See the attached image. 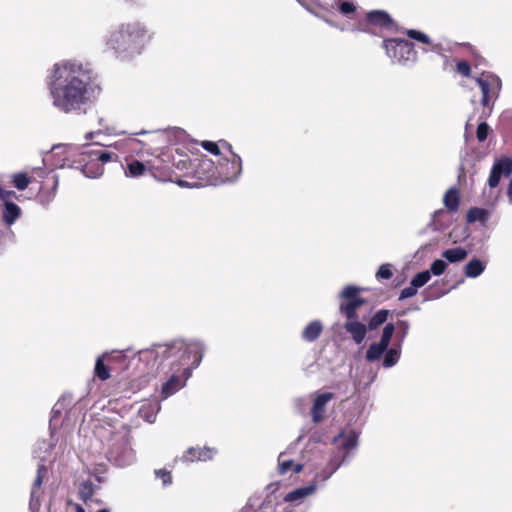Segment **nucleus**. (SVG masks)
Returning a JSON list of instances; mask_svg holds the SVG:
<instances>
[{
    "label": "nucleus",
    "instance_id": "ddd939ff",
    "mask_svg": "<svg viewBox=\"0 0 512 512\" xmlns=\"http://www.w3.org/2000/svg\"><path fill=\"white\" fill-rule=\"evenodd\" d=\"M512 173V159L503 157L495 161L488 178V186L492 190L496 188L501 177H509Z\"/></svg>",
    "mask_w": 512,
    "mask_h": 512
},
{
    "label": "nucleus",
    "instance_id": "de8ad7c7",
    "mask_svg": "<svg viewBox=\"0 0 512 512\" xmlns=\"http://www.w3.org/2000/svg\"><path fill=\"white\" fill-rule=\"evenodd\" d=\"M417 290H418V288H416L415 286H413L410 283V286L404 288L401 291L399 299L403 300V299L411 298V297H413V296H415L417 294Z\"/></svg>",
    "mask_w": 512,
    "mask_h": 512
},
{
    "label": "nucleus",
    "instance_id": "58836bf2",
    "mask_svg": "<svg viewBox=\"0 0 512 512\" xmlns=\"http://www.w3.org/2000/svg\"><path fill=\"white\" fill-rule=\"evenodd\" d=\"M398 332H397V343L402 346L403 341L408 335L410 325L406 320H400L397 323Z\"/></svg>",
    "mask_w": 512,
    "mask_h": 512
},
{
    "label": "nucleus",
    "instance_id": "bb28decb",
    "mask_svg": "<svg viewBox=\"0 0 512 512\" xmlns=\"http://www.w3.org/2000/svg\"><path fill=\"white\" fill-rule=\"evenodd\" d=\"M468 256L466 249L462 247H455L446 249L442 252V257L450 263H457L463 261Z\"/></svg>",
    "mask_w": 512,
    "mask_h": 512
},
{
    "label": "nucleus",
    "instance_id": "37998d69",
    "mask_svg": "<svg viewBox=\"0 0 512 512\" xmlns=\"http://www.w3.org/2000/svg\"><path fill=\"white\" fill-rule=\"evenodd\" d=\"M155 476H156V478L162 480V484L164 487H166L172 483L171 473L166 469L155 470Z\"/></svg>",
    "mask_w": 512,
    "mask_h": 512
},
{
    "label": "nucleus",
    "instance_id": "39448f33",
    "mask_svg": "<svg viewBox=\"0 0 512 512\" xmlns=\"http://www.w3.org/2000/svg\"><path fill=\"white\" fill-rule=\"evenodd\" d=\"M228 153L219 157L216 162L208 158L199 161L197 174L200 179L211 185L224 184L236 181L242 173V159L233 152L232 146L223 141Z\"/></svg>",
    "mask_w": 512,
    "mask_h": 512
},
{
    "label": "nucleus",
    "instance_id": "9b49d317",
    "mask_svg": "<svg viewBox=\"0 0 512 512\" xmlns=\"http://www.w3.org/2000/svg\"><path fill=\"white\" fill-rule=\"evenodd\" d=\"M108 460L118 467L131 465L135 460V454L126 439L113 443L107 452Z\"/></svg>",
    "mask_w": 512,
    "mask_h": 512
},
{
    "label": "nucleus",
    "instance_id": "2f4dec72",
    "mask_svg": "<svg viewBox=\"0 0 512 512\" xmlns=\"http://www.w3.org/2000/svg\"><path fill=\"white\" fill-rule=\"evenodd\" d=\"M94 494V485L92 482L90 481H84L82 483H80L79 485V488H78V495H79V498L87 503L93 496Z\"/></svg>",
    "mask_w": 512,
    "mask_h": 512
},
{
    "label": "nucleus",
    "instance_id": "c03bdc74",
    "mask_svg": "<svg viewBox=\"0 0 512 512\" xmlns=\"http://www.w3.org/2000/svg\"><path fill=\"white\" fill-rule=\"evenodd\" d=\"M201 146L208 152L212 153L213 155L215 156H223L221 151H220V148L218 146L217 143L215 142H212V141H202L201 142Z\"/></svg>",
    "mask_w": 512,
    "mask_h": 512
},
{
    "label": "nucleus",
    "instance_id": "864d4df0",
    "mask_svg": "<svg viewBox=\"0 0 512 512\" xmlns=\"http://www.w3.org/2000/svg\"><path fill=\"white\" fill-rule=\"evenodd\" d=\"M442 213H443V210L435 211L434 214H433V217L436 218L438 215H440Z\"/></svg>",
    "mask_w": 512,
    "mask_h": 512
},
{
    "label": "nucleus",
    "instance_id": "ea45409f",
    "mask_svg": "<svg viewBox=\"0 0 512 512\" xmlns=\"http://www.w3.org/2000/svg\"><path fill=\"white\" fill-rule=\"evenodd\" d=\"M446 268L447 264L444 260L436 259L430 265V275L440 276L445 272Z\"/></svg>",
    "mask_w": 512,
    "mask_h": 512
},
{
    "label": "nucleus",
    "instance_id": "a19ab883",
    "mask_svg": "<svg viewBox=\"0 0 512 512\" xmlns=\"http://www.w3.org/2000/svg\"><path fill=\"white\" fill-rule=\"evenodd\" d=\"M393 276L392 266L389 263L382 264L376 272L377 279H390Z\"/></svg>",
    "mask_w": 512,
    "mask_h": 512
},
{
    "label": "nucleus",
    "instance_id": "f03ea898",
    "mask_svg": "<svg viewBox=\"0 0 512 512\" xmlns=\"http://www.w3.org/2000/svg\"><path fill=\"white\" fill-rule=\"evenodd\" d=\"M205 350L206 346L203 341L193 339L176 340L170 344H156L141 352V358L145 360H154L159 365L170 360L172 367L179 366L163 384L161 389L162 399H167L185 386L192 370L200 365Z\"/></svg>",
    "mask_w": 512,
    "mask_h": 512
},
{
    "label": "nucleus",
    "instance_id": "8fccbe9b",
    "mask_svg": "<svg viewBox=\"0 0 512 512\" xmlns=\"http://www.w3.org/2000/svg\"><path fill=\"white\" fill-rule=\"evenodd\" d=\"M302 469H303V465H302V464H300V463H298V464H293V466H292V470H293V472H294L295 474L300 473V472L302 471Z\"/></svg>",
    "mask_w": 512,
    "mask_h": 512
},
{
    "label": "nucleus",
    "instance_id": "a878e982",
    "mask_svg": "<svg viewBox=\"0 0 512 512\" xmlns=\"http://www.w3.org/2000/svg\"><path fill=\"white\" fill-rule=\"evenodd\" d=\"M491 216V210L479 207L470 208L467 213V221L469 223H474L479 221L481 223H485Z\"/></svg>",
    "mask_w": 512,
    "mask_h": 512
},
{
    "label": "nucleus",
    "instance_id": "5701e85b",
    "mask_svg": "<svg viewBox=\"0 0 512 512\" xmlns=\"http://www.w3.org/2000/svg\"><path fill=\"white\" fill-rule=\"evenodd\" d=\"M322 331V323L319 320H314L303 329L301 337L304 341L313 342L321 335Z\"/></svg>",
    "mask_w": 512,
    "mask_h": 512
},
{
    "label": "nucleus",
    "instance_id": "393cba45",
    "mask_svg": "<svg viewBox=\"0 0 512 512\" xmlns=\"http://www.w3.org/2000/svg\"><path fill=\"white\" fill-rule=\"evenodd\" d=\"M486 265L477 258H473L464 266V274L468 278H476L485 271Z\"/></svg>",
    "mask_w": 512,
    "mask_h": 512
},
{
    "label": "nucleus",
    "instance_id": "b1692460",
    "mask_svg": "<svg viewBox=\"0 0 512 512\" xmlns=\"http://www.w3.org/2000/svg\"><path fill=\"white\" fill-rule=\"evenodd\" d=\"M407 36L411 39H414L418 42H421L423 44H426L429 46V48L427 49H423L425 52H428V51H434V52H437L439 49H440V45L439 44H434L431 39L429 38L428 35H426L425 33L423 32H420V31H417V30H413V29H410V30H407L406 32Z\"/></svg>",
    "mask_w": 512,
    "mask_h": 512
},
{
    "label": "nucleus",
    "instance_id": "9d476101",
    "mask_svg": "<svg viewBox=\"0 0 512 512\" xmlns=\"http://www.w3.org/2000/svg\"><path fill=\"white\" fill-rule=\"evenodd\" d=\"M17 194L12 190H5L0 186V200L3 201L1 219L3 223L10 227L21 217V208L13 202L17 199Z\"/></svg>",
    "mask_w": 512,
    "mask_h": 512
},
{
    "label": "nucleus",
    "instance_id": "dca6fc26",
    "mask_svg": "<svg viewBox=\"0 0 512 512\" xmlns=\"http://www.w3.org/2000/svg\"><path fill=\"white\" fill-rule=\"evenodd\" d=\"M344 329L350 334L353 342L357 345H361L367 334V326L361 323L358 318L347 319L344 323Z\"/></svg>",
    "mask_w": 512,
    "mask_h": 512
},
{
    "label": "nucleus",
    "instance_id": "7c9ffc66",
    "mask_svg": "<svg viewBox=\"0 0 512 512\" xmlns=\"http://www.w3.org/2000/svg\"><path fill=\"white\" fill-rule=\"evenodd\" d=\"M388 310H379L377 311L369 320L367 328L370 330H375L383 323L386 322L388 318Z\"/></svg>",
    "mask_w": 512,
    "mask_h": 512
},
{
    "label": "nucleus",
    "instance_id": "3c124183",
    "mask_svg": "<svg viewBox=\"0 0 512 512\" xmlns=\"http://www.w3.org/2000/svg\"><path fill=\"white\" fill-rule=\"evenodd\" d=\"M73 506L75 508V512H86L80 504L74 503Z\"/></svg>",
    "mask_w": 512,
    "mask_h": 512
},
{
    "label": "nucleus",
    "instance_id": "5fc2aeb1",
    "mask_svg": "<svg viewBox=\"0 0 512 512\" xmlns=\"http://www.w3.org/2000/svg\"><path fill=\"white\" fill-rule=\"evenodd\" d=\"M145 134H147L146 130H142V131H139V132L135 133V135H145Z\"/></svg>",
    "mask_w": 512,
    "mask_h": 512
},
{
    "label": "nucleus",
    "instance_id": "1a4fd4ad",
    "mask_svg": "<svg viewBox=\"0 0 512 512\" xmlns=\"http://www.w3.org/2000/svg\"><path fill=\"white\" fill-rule=\"evenodd\" d=\"M360 291H362V288L354 285L343 288L340 297L346 301L340 304L339 309L346 319L358 318L356 311L365 303V300L358 296Z\"/></svg>",
    "mask_w": 512,
    "mask_h": 512
},
{
    "label": "nucleus",
    "instance_id": "f704fd0d",
    "mask_svg": "<svg viewBox=\"0 0 512 512\" xmlns=\"http://www.w3.org/2000/svg\"><path fill=\"white\" fill-rule=\"evenodd\" d=\"M337 471V463L335 464L334 463V467L333 466H329V464H327V466L322 469L320 472H317L314 476V479L313 481H316V483L318 484V481H321V482H326L335 472Z\"/></svg>",
    "mask_w": 512,
    "mask_h": 512
},
{
    "label": "nucleus",
    "instance_id": "72a5a7b5",
    "mask_svg": "<svg viewBox=\"0 0 512 512\" xmlns=\"http://www.w3.org/2000/svg\"><path fill=\"white\" fill-rule=\"evenodd\" d=\"M72 400L68 396L62 397L53 407L51 412V418H50V426L56 425L57 418L60 416L62 409L64 408L65 404H70Z\"/></svg>",
    "mask_w": 512,
    "mask_h": 512
},
{
    "label": "nucleus",
    "instance_id": "f3484780",
    "mask_svg": "<svg viewBox=\"0 0 512 512\" xmlns=\"http://www.w3.org/2000/svg\"><path fill=\"white\" fill-rule=\"evenodd\" d=\"M317 489L316 481H311L307 486L299 487L288 492L283 500L286 503H301L305 498L314 495Z\"/></svg>",
    "mask_w": 512,
    "mask_h": 512
},
{
    "label": "nucleus",
    "instance_id": "6e6d98bb",
    "mask_svg": "<svg viewBox=\"0 0 512 512\" xmlns=\"http://www.w3.org/2000/svg\"><path fill=\"white\" fill-rule=\"evenodd\" d=\"M94 132H90L86 135V139H92Z\"/></svg>",
    "mask_w": 512,
    "mask_h": 512
},
{
    "label": "nucleus",
    "instance_id": "423d86ee",
    "mask_svg": "<svg viewBox=\"0 0 512 512\" xmlns=\"http://www.w3.org/2000/svg\"><path fill=\"white\" fill-rule=\"evenodd\" d=\"M475 81L482 93L481 104L487 109L481 116V118L485 119L491 114L494 103L499 97L502 81L497 75L490 72H483L475 78Z\"/></svg>",
    "mask_w": 512,
    "mask_h": 512
},
{
    "label": "nucleus",
    "instance_id": "a211bd4d",
    "mask_svg": "<svg viewBox=\"0 0 512 512\" xmlns=\"http://www.w3.org/2000/svg\"><path fill=\"white\" fill-rule=\"evenodd\" d=\"M47 474V468L44 464H39L37 468V476L33 483L32 489H31V496H30V509L32 511L37 510L40 507V501H39V493L40 487L43 482V478Z\"/></svg>",
    "mask_w": 512,
    "mask_h": 512
},
{
    "label": "nucleus",
    "instance_id": "052dcab7",
    "mask_svg": "<svg viewBox=\"0 0 512 512\" xmlns=\"http://www.w3.org/2000/svg\"><path fill=\"white\" fill-rule=\"evenodd\" d=\"M57 185H58V181L56 180L55 181V185H54V189H56Z\"/></svg>",
    "mask_w": 512,
    "mask_h": 512
},
{
    "label": "nucleus",
    "instance_id": "c9c22d12",
    "mask_svg": "<svg viewBox=\"0 0 512 512\" xmlns=\"http://www.w3.org/2000/svg\"><path fill=\"white\" fill-rule=\"evenodd\" d=\"M430 271L424 270L422 272L417 273L412 279L411 284L416 288L423 287L430 280Z\"/></svg>",
    "mask_w": 512,
    "mask_h": 512
},
{
    "label": "nucleus",
    "instance_id": "c756f323",
    "mask_svg": "<svg viewBox=\"0 0 512 512\" xmlns=\"http://www.w3.org/2000/svg\"><path fill=\"white\" fill-rule=\"evenodd\" d=\"M146 171L145 165L138 161V160H132L127 164V170L125 171V175L127 177L136 178L139 176H142Z\"/></svg>",
    "mask_w": 512,
    "mask_h": 512
},
{
    "label": "nucleus",
    "instance_id": "f8f14e48",
    "mask_svg": "<svg viewBox=\"0 0 512 512\" xmlns=\"http://www.w3.org/2000/svg\"><path fill=\"white\" fill-rule=\"evenodd\" d=\"M394 332V324L388 323L384 326L380 340L378 342L372 343L366 351L365 359L368 362L372 363L381 359L382 355L390 345Z\"/></svg>",
    "mask_w": 512,
    "mask_h": 512
},
{
    "label": "nucleus",
    "instance_id": "412c9836",
    "mask_svg": "<svg viewBox=\"0 0 512 512\" xmlns=\"http://www.w3.org/2000/svg\"><path fill=\"white\" fill-rule=\"evenodd\" d=\"M402 354V346L400 344H396L391 348H387L384 352L382 366L385 369H389L394 367L400 360Z\"/></svg>",
    "mask_w": 512,
    "mask_h": 512
},
{
    "label": "nucleus",
    "instance_id": "13d9d810",
    "mask_svg": "<svg viewBox=\"0 0 512 512\" xmlns=\"http://www.w3.org/2000/svg\"><path fill=\"white\" fill-rule=\"evenodd\" d=\"M241 512H253L250 508H244Z\"/></svg>",
    "mask_w": 512,
    "mask_h": 512
},
{
    "label": "nucleus",
    "instance_id": "603ef678",
    "mask_svg": "<svg viewBox=\"0 0 512 512\" xmlns=\"http://www.w3.org/2000/svg\"><path fill=\"white\" fill-rule=\"evenodd\" d=\"M507 194H508L510 203H512V183H510V185L508 187Z\"/></svg>",
    "mask_w": 512,
    "mask_h": 512
},
{
    "label": "nucleus",
    "instance_id": "09e8293b",
    "mask_svg": "<svg viewBox=\"0 0 512 512\" xmlns=\"http://www.w3.org/2000/svg\"><path fill=\"white\" fill-rule=\"evenodd\" d=\"M119 3H123L129 6H140L143 5L147 0H117Z\"/></svg>",
    "mask_w": 512,
    "mask_h": 512
},
{
    "label": "nucleus",
    "instance_id": "20e7f679",
    "mask_svg": "<svg viewBox=\"0 0 512 512\" xmlns=\"http://www.w3.org/2000/svg\"><path fill=\"white\" fill-rule=\"evenodd\" d=\"M60 148H64L66 154L64 163L60 165V168L67 166L69 168L79 169L85 177L92 179L98 178L103 174L104 163H108L117 158L115 153L91 146H83L79 150L72 145H56L52 150Z\"/></svg>",
    "mask_w": 512,
    "mask_h": 512
},
{
    "label": "nucleus",
    "instance_id": "473e14b6",
    "mask_svg": "<svg viewBox=\"0 0 512 512\" xmlns=\"http://www.w3.org/2000/svg\"><path fill=\"white\" fill-rule=\"evenodd\" d=\"M159 410L160 404L156 402L154 404H149L148 407L143 406L140 410V413L147 422L153 423Z\"/></svg>",
    "mask_w": 512,
    "mask_h": 512
},
{
    "label": "nucleus",
    "instance_id": "6e6552de",
    "mask_svg": "<svg viewBox=\"0 0 512 512\" xmlns=\"http://www.w3.org/2000/svg\"><path fill=\"white\" fill-rule=\"evenodd\" d=\"M387 56L394 64L412 65L417 60L413 43L404 39H387L383 41Z\"/></svg>",
    "mask_w": 512,
    "mask_h": 512
},
{
    "label": "nucleus",
    "instance_id": "0eeeda50",
    "mask_svg": "<svg viewBox=\"0 0 512 512\" xmlns=\"http://www.w3.org/2000/svg\"><path fill=\"white\" fill-rule=\"evenodd\" d=\"M333 444L335 450L332 452L328 464L334 467V463H337L338 470L343 463L352 457L358 444V433L354 430L343 431L334 437Z\"/></svg>",
    "mask_w": 512,
    "mask_h": 512
},
{
    "label": "nucleus",
    "instance_id": "aec40b11",
    "mask_svg": "<svg viewBox=\"0 0 512 512\" xmlns=\"http://www.w3.org/2000/svg\"><path fill=\"white\" fill-rule=\"evenodd\" d=\"M112 356L110 352H105L98 356L95 362L94 375L101 381H106L110 378V370L105 362H109Z\"/></svg>",
    "mask_w": 512,
    "mask_h": 512
},
{
    "label": "nucleus",
    "instance_id": "6ab92c4d",
    "mask_svg": "<svg viewBox=\"0 0 512 512\" xmlns=\"http://www.w3.org/2000/svg\"><path fill=\"white\" fill-rule=\"evenodd\" d=\"M213 450L207 447L204 448H195L190 447L186 453L181 457L183 462H194L196 460L199 461H207L212 459Z\"/></svg>",
    "mask_w": 512,
    "mask_h": 512
},
{
    "label": "nucleus",
    "instance_id": "4be33fe9",
    "mask_svg": "<svg viewBox=\"0 0 512 512\" xmlns=\"http://www.w3.org/2000/svg\"><path fill=\"white\" fill-rule=\"evenodd\" d=\"M367 20L373 25H378L381 28L391 29L393 21L391 17L384 11L376 10L367 14Z\"/></svg>",
    "mask_w": 512,
    "mask_h": 512
},
{
    "label": "nucleus",
    "instance_id": "cd10ccee",
    "mask_svg": "<svg viewBox=\"0 0 512 512\" xmlns=\"http://www.w3.org/2000/svg\"><path fill=\"white\" fill-rule=\"evenodd\" d=\"M444 205L450 211H456L459 206V195L455 188H450L444 195Z\"/></svg>",
    "mask_w": 512,
    "mask_h": 512
},
{
    "label": "nucleus",
    "instance_id": "f257e3e1",
    "mask_svg": "<svg viewBox=\"0 0 512 512\" xmlns=\"http://www.w3.org/2000/svg\"><path fill=\"white\" fill-rule=\"evenodd\" d=\"M45 84L51 105L64 114L85 111L101 93L93 70L76 59H63L48 70Z\"/></svg>",
    "mask_w": 512,
    "mask_h": 512
},
{
    "label": "nucleus",
    "instance_id": "a18cd8bd",
    "mask_svg": "<svg viewBox=\"0 0 512 512\" xmlns=\"http://www.w3.org/2000/svg\"><path fill=\"white\" fill-rule=\"evenodd\" d=\"M98 124L108 134H124V132H117L106 117H99Z\"/></svg>",
    "mask_w": 512,
    "mask_h": 512
},
{
    "label": "nucleus",
    "instance_id": "7ed1b4c3",
    "mask_svg": "<svg viewBox=\"0 0 512 512\" xmlns=\"http://www.w3.org/2000/svg\"><path fill=\"white\" fill-rule=\"evenodd\" d=\"M153 38L148 26L141 21L122 22L105 38L107 50L121 61H130L143 53Z\"/></svg>",
    "mask_w": 512,
    "mask_h": 512
},
{
    "label": "nucleus",
    "instance_id": "4468645a",
    "mask_svg": "<svg viewBox=\"0 0 512 512\" xmlns=\"http://www.w3.org/2000/svg\"><path fill=\"white\" fill-rule=\"evenodd\" d=\"M297 2L303 6L308 12L316 16L317 18L323 20L328 25L339 29L340 31H345L347 28L344 25H339L338 23L332 21L328 17H326L320 10L328 11V7L319 3V0H297Z\"/></svg>",
    "mask_w": 512,
    "mask_h": 512
},
{
    "label": "nucleus",
    "instance_id": "4c0bfd02",
    "mask_svg": "<svg viewBox=\"0 0 512 512\" xmlns=\"http://www.w3.org/2000/svg\"><path fill=\"white\" fill-rule=\"evenodd\" d=\"M30 183V179L25 173H17L13 176V184L18 190H25Z\"/></svg>",
    "mask_w": 512,
    "mask_h": 512
},
{
    "label": "nucleus",
    "instance_id": "c85d7f7f",
    "mask_svg": "<svg viewBox=\"0 0 512 512\" xmlns=\"http://www.w3.org/2000/svg\"><path fill=\"white\" fill-rule=\"evenodd\" d=\"M336 5H337L339 12L343 16H345L349 19L353 18L354 14L356 12V9H357V6L353 1L339 0L338 2H336Z\"/></svg>",
    "mask_w": 512,
    "mask_h": 512
},
{
    "label": "nucleus",
    "instance_id": "49530a36",
    "mask_svg": "<svg viewBox=\"0 0 512 512\" xmlns=\"http://www.w3.org/2000/svg\"><path fill=\"white\" fill-rule=\"evenodd\" d=\"M456 70L464 77H469L471 73L470 65L466 61H459L456 65Z\"/></svg>",
    "mask_w": 512,
    "mask_h": 512
},
{
    "label": "nucleus",
    "instance_id": "4d7b16f0",
    "mask_svg": "<svg viewBox=\"0 0 512 512\" xmlns=\"http://www.w3.org/2000/svg\"><path fill=\"white\" fill-rule=\"evenodd\" d=\"M497 197H498V195H497V194L493 196V200L491 201V205H492V206H493V205H494V203L496 202Z\"/></svg>",
    "mask_w": 512,
    "mask_h": 512
},
{
    "label": "nucleus",
    "instance_id": "e433bc0d",
    "mask_svg": "<svg viewBox=\"0 0 512 512\" xmlns=\"http://www.w3.org/2000/svg\"><path fill=\"white\" fill-rule=\"evenodd\" d=\"M285 452H281L278 456V472L283 475L292 469L294 462L290 459H285Z\"/></svg>",
    "mask_w": 512,
    "mask_h": 512
},
{
    "label": "nucleus",
    "instance_id": "bf43d9fd",
    "mask_svg": "<svg viewBox=\"0 0 512 512\" xmlns=\"http://www.w3.org/2000/svg\"><path fill=\"white\" fill-rule=\"evenodd\" d=\"M98 512H110L108 509H101Z\"/></svg>",
    "mask_w": 512,
    "mask_h": 512
},
{
    "label": "nucleus",
    "instance_id": "79ce46f5",
    "mask_svg": "<svg viewBox=\"0 0 512 512\" xmlns=\"http://www.w3.org/2000/svg\"><path fill=\"white\" fill-rule=\"evenodd\" d=\"M490 127L485 121H481L477 127L476 137L479 142H483L489 133Z\"/></svg>",
    "mask_w": 512,
    "mask_h": 512
},
{
    "label": "nucleus",
    "instance_id": "2eb2a0df",
    "mask_svg": "<svg viewBox=\"0 0 512 512\" xmlns=\"http://www.w3.org/2000/svg\"><path fill=\"white\" fill-rule=\"evenodd\" d=\"M333 397L334 395L331 392L315 394L311 408V416L314 423H319L323 420L326 405L333 399Z\"/></svg>",
    "mask_w": 512,
    "mask_h": 512
}]
</instances>
